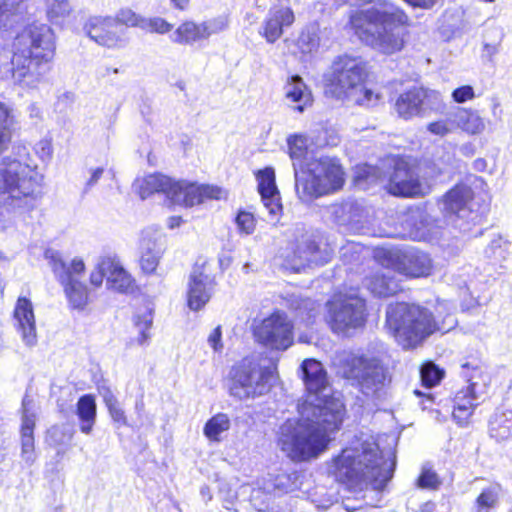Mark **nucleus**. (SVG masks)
Wrapping results in <instances>:
<instances>
[{"label": "nucleus", "instance_id": "nucleus-1", "mask_svg": "<svg viewBox=\"0 0 512 512\" xmlns=\"http://www.w3.org/2000/svg\"><path fill=\"white\" fill-rule=\"evenodd\" d=\"M301 371L306 396L298 405L299 418L286 420L278 432L280 449L294 462L309 461L325 451L328 433L340 428L345 414L319 361L304 360Z\"/></svg>", "mask_w": 512, "mask_h": 512}, {"label": "nucleus", "instance_id": "nucleus-2", "mask_svg": "<svg viewBox=\"0 0 512 512\" xmlns=\"http://www.w3.org/2000/svg\"><path fill=\"white\" fill-rule=\"evenodd\" d=\"M409 16L389 0H378L371 7L350 16V25L367 46L385 55L400 52L408 38Z\"/></svg>", "mask_w": 512, "mask_h": 512}, {"label": "nucleus", "instance_id": "nucleus-3", "mask_svg": "<svg viewBox=\"0 0 512 512\" xmlns=\"http://www.w3.org/2000/svg\"><path fill=\"white\" fill-rule=\"evenodd\" d=\"M396 467L393 453L380 451L373 440H364L342 449L329 464L328 471L338 482L350 485L371 484L383 490Z\"/></svg>", "mask_w": 512, "mask_h": 512}, {"label": "nucleus", "instance_id": "nucleus-4", "mask_svg": "<svg viewBox=\"0 0 512 512\" xmlns=\"http://www.w3.org/2000/svg\"><path fill=\"white\" fill-rule=\"evenodd\" d=\"M18 49L12 58V77L24 87H35L49 70L48 63L54 56V34L45 24H32L16 38Z\"/></svg>", "mask_w": 512, "mask_h": 512}, {"label": "nucleus", "instance_id": "nucleus-5", "mask_svg": "<svg viewBox=\"0 0 512 512\" xmlns=\"http://www.w3.org/2000/svg\"><path fill=\"white\" fill-rule=\"evenodd\" d=\"M366 65L360 57L347 54L335 58L331 72L326 76L325 93L331 97L352 102L362 107H373L380 95L363 87Z\"/></svg>", "mask_w": 512, "mask_h": 512}, {"label": "nucleus", "instance_id": "nucleus-6", "mask_svg": "<svg viewBox=\"0 0 512 512\" xmlns=\"http://www.w3.org/2000/svg\"><path fill=\"white\" fill-rule=\"evenodd\" d=\"M42 176L35 167L11 156L0 160V207L7 210L32 206Z\"/></svg>", "mask_w": 512, "mask_h": 512}, {"label": "nucleus", "instance_id": "nucleus-7", "mask_svg": "<svg viewBox=\"0 0 512 512\" xmlns=\"http://www.w3.org/2000/svg\"><path fill=\"white\" fill-rule=\"evenodd\" d=\"M386 324L404 349L416 347L439 330L428 309L407 303L390 304L386 310Z\"/></svg>", "mask_w": 512, "mask_h": 512}, {"label": "nucleus", "instance_id": "nucleus-8", "mask_svg": "<svg viewBox=\"0 0 512 512\" xmlns=\"http://www.w3.org/2000/svg\"><path fill=\"white\" fill-rule=\"evenodd\" d=\"M343 377L373 400L385 399L392 376L389 368L376 357L350 356L342 367Z\"/></svg>", "mask_w": 512, "mask_h": 512}, {"label": "nucleus", "instance_id": "nucleus-9", "mask_svg": "<svg viewBox=\"0 0 512 512\" xmlns=\"http://www.w3.org/2000/svg\"><path fill=\"white\" fill-rule=\"evenodd\" d=\"M272 372L262 369L252 357L244 358L230 372L229 393L238 400L264 395L270 389Z\"/></svg>", "mask_w": 512, "mask_h": 512}, {"label": "nucleus", "instance_id": "nucleus-10", "mask_svg": "<svg viewBox=\"0 0 512 512\" xmlns=\"http://www.w3.org/2000/svg\"><path fill=\"white\" fill-rule=\"evenodd\" d=\"M442 209L452 223L463 232L470 230V224L480 223L487 211L486 206L474 209L472 189L464 184L454 186L444 195Z\"/></svg>", "mask_w": 512, "mask_h": 512}, {"label": "nucleus", "instance_id": "nucleus-11", "mask_svg": "<svg viewBox=\"0 0 512 512\" xmlns=\"http://www.w3.org/2000/svg\"><path fill=\"white\" fill-rule=\"evenodd\" d=\"M52 270L64 287L65 295L73 309H83L88 302L87 287L81 282L85 270L82 259L75 258L66 263L58 253L51 257Z\"/></svg>", "mask_w": 512, "mask_h": 512}, {"label": "nucleus", "instance_id": "nucleus-12", "mask_svg": "<svg viewBox=\"0 0 512 512\" xmlns=\"http://www.w3.org/2000/svg\"><path fill=\"white\" fill-rule=\"evenodd\" d=\"M366 317V302L358 295H344L329 303V323L335 333L364 326Z\"/></svg>", "mask_w": 512, "mask_h": 512}, {"label": "nucleus", "instance_id": "nucleus-13", "mask_svg": "<svg viewBox=\"0 0 512 512\" xmlns=\"http://www.w3.org/2000/svg\"><path fill=\"white\" fill-rule=\"evenodd\" d=\"M388 167L391 169L387 183L390 194L398 197H416L425 194L418 167L411 159L393 157L388 160Z\"/></svg>", "mask_w": 512, "mask_h": 512}, {"label": "nucleus", "instance_id": "nucleus-14", "mask_svg": "<svg viewBox=\"0 0 512 512\" xmlns=\"http://www.w3.org/2000/svg\"><path fill=\"white\" fill-rule=\"evenodd\" d=\"M441 105L440 93L424 87H412L399 94L394 102V111L404 119L425 117Z\"/></svg>", "mask_w": 512, "mask_h": 512}, {"label": "nucleus", "instance_id": "nucleus-15", "mask_svg": "<svg viewBox=\"0 0 512 512\" xmlns=\"http://www.w3.org/2000/svg\"><path fill=\"white\" fill-rule=\"evenodd\" d=\"M293 267L297 270L306 266H322L329 261V253L319 246L320 236L303 224L294 228Z\"/></svg>", "mask_w": 512, "mask_h": 512}, {"label": "nucleus", "instance_id": "nucleus-16", "mask_svg": "<svg viewBox=\"0 0 512 512\" xmlns=\"http://www.w3.org/2000/svg\"><path fill=\"white\" fill-rule=\"evenodd\" d=\"M293 323L282 312H274L255 329L257 341L275 350H287L294 341Z\"/></svg>", "mask_w": 512, "mask_h": 512}, {"label": "nucleus", "instance_id": "nucleus-17", "mask_svg": "<svg viewBox=\"0 0 512 512\" xmlns=\"http://www.w3.org/2000/svg\"><path fill=\"white\" fill-rule=\"evenodd\" d=\"M85 34L100 46L120 48L126 45L125 29L113 17L92 16L85 22Z\"/></svg>", "mask_w": 512, "mask_h": 512}, {"label": "nucleus", "instance_id": "nucleus-18", "mask_svg": "<svg viewBox=\"0 0 512 512\" xmlns=\"http://www.w3.org/2000/svg\"><path fill=\"white\" fill-rule=\"evenodd\" d=\"M215 285L214 277L206 273L205 265L196 264L188 281L187 305L189 309L201 310L211 299Z\"/></svg>", "mask_w": 512, "mask_h": 512}, {"label": "nucleus", "instance_id": "nucleus-19", "mask_svg": "<svg viewBox=\"0 0 512 512\" xmlns=\"http://www.w3.org/2000/svg\"><path fill=\"white\" fill-rule=\"evenodd\" d=\"M222 194V189L216 186L175 181L171 202L188 207L201 204L206 199H220Z\"/></svg>", "mask_w": 512, "mask_h": 512}, {"label": "nucleus", "instance_id": "nucleus-20", "mask_svg": "<svg viewBox=\"0 0 512 512\" xmlns=\"http://www.w3.org/2000/svg\"><path fill=\"white\" fill-rule=\"evenodd\" d=\"M258 190L265 209L268 212L266 221L276 223L282 212L279 192L275 183V171L271 167L259 170L257 173Z\"/></svg>", "mask_w": 512, "mask_h": 512}, {"label": "nucleus", "instance_id": "nucleus-21", "mask_svg": "<svg viewBox=\"0 0 512 512\" xmlns=\"http://www.w3.org/2000/svg\"><path fill=\"white\" fill-rule=\"evenodd\" d=\"M35 421L34 403L31 399L24 397L22 400L21 457L28 466H31L36 460L34 446Z\"/></svg>", "mask_w": 512, "mask_h": 512}, {"label": "nucleus", "instance_id": "nucleus-22", "mask_svg": "<svg viewBox=\"0 0 512 512\" xmlns=\"http://www.w3.org/2000/svg\"><path fill=\"white\" fill-rule=\"evenodd\" d=\"M14 319L17 322V330L21 334L22 341L28 347L37 343V333L33 304L27 297H19L14 308Z\"/></svg>", "mask_w": 512, "mask_h": 512}, {"label": "nucleus", "instance_id": "nucleus-23", "mask_svg": "<svg viewBox=\"0 0 512 512\" xmlns=\"http://www.w3.org/2000/svg\"><path fill=\"white\" fill-rule=\"evenodd\" d=\"M293 167L296 193L302 201H310L313 198L324 195L328 191L321 175L311 170L299 171L295 162Z\"/></svg>", "mask_w": 512, "mask_h": 512}, {"label": "nucleus", "instance_id": "nucleus-24", "mask_svg": "<svg viewBox=\"0 0 512 512\" xmlns=\"http://www.w3.org/2000/svg\"><path fill=\"white\" fill-rule=\"evenodd\" d=\"M432 269V260L430 256L419 250H406L402 253L399 261V270L409 277L428 276Z\"/></svg>", "mask_w": 512, "mask_h": 512}, {"label": "nucleus", "instance_id": "nucleus-25", "mask_svg": "<svg viewBox=\"0 0 512 512\" xmlns=\"http://www.w3.org/2000/svg\"><path fill=\"white\" fill-rule=\"evenodd\" d=\"M294 22V13L290 8L271 9L264 21L263 32H260L269 43L278 40L283 27L289 26Z\"/></svg>", "mask_w": 512, "mask_h": 512}, {"label": "nucleus", "instance_id": "nucleus-26", "mask_svg": "<svg viewBox=\"0 0 512 512\" xmlns=\"http://www.w3.org/2000/svg\"><path fill=\"white\" fill-rule=\"evenodd\" d=\"M364 285L375 296L388 297L400 290L395 272L390 269L377 271L364 279Z\"/></svg>", "mask_w": 512, "mask_h": 512}, {"label": "nucleus", "instance_id": "nucleus-27", "mask_svg": "<svg viewBox=\"0 0 512 512\" xmlns=\"http://www.w3.org/2000/svg\"><path fill=\"white\" fill-rule=\"evenodd\" d=\"M460 374L468 383L465 389L474 394V397L483 398L487 392L490 378L482 366L476 362H465L461 365Z\"/></svg>", "mask_w": 512, "mask_h": 512}, {"label": "nucleus", "instance_id": "nucleus-28", "mask_svg": "<svg viewBox=\"0 0 512 512\" xmlns=\"http://www.w3.org/2000/svg\"><path fill=\"white\" fill-rule=\"evenodd\" d=\"M285 97L291 102L296 103L294 109L302 113L305 108L312 104V94L307 85L299 75L288 77L284 86Z\"/></svg>", "mask_w": 512, "mask_h": 512}, {"label": "nucleus", "instance_id": "nucleus-29", "mask_svg": "<svg viewBox=\"0 0 512 512\" xmlns=\"http://www.w3.org/2000/svg\"><path fill=\"white\" fill-rule=\"evenodd\" d=\"M175 180L160 173L150 174L139 183V195L146 199L154 193H163L172 200Z\"/></svg>", "mask_w": 512, "mask_h": 512}, {"label": "nucleus", "instance_id": "nucleus-30", "mask_svg": "<svg viewBox=\"0 0 512 512\" xmlns=\"http://www.w3.org/2000/svg\"><path fill=\"white\" fill-rule=\"evenodd\" d=\"M452 125L471 135H477L484 131L485 122L477 111L466 108H458L450 114Z\"/></svg>", "mask_w": 512, "mask_h": 512}, {"label": "nucleus", "instance_id": "nucleus-31", "mask_svg": "<svg viewBox=\"0 0 512 512\" xmlns=\"http://www.w3.org/2000/svg\"><path fill=\"white\" fill-rule=\"evenodd\" d=\"M300 474L297 471L291 473H281L278 475H269L265 478L263 484L266 491H270L274 497L297 490L300 486Z\"/></svg>", "mask_w": 512, "mask_h": 512}, {"label": "nucleus", "instance_id": "nucleus-32", "mask_svg": "<svg viewBox=\"0 0 512 512\" xmlns=\"http://www.w3.org/2000/svg\"><path fill=\"white\" fill-rule=\"evenodd\" d=\"M483 398H476L467 389L457 392L454 398L453 418L458 424L464 425L473 413V410L483 401Z\"/></svg>", "mask_w": 512, "mask_h": 512}, {"label": "nucleus", "instance_id": "nucleus-33", "mask_svg": "<svg viewBox=\"0 0 512 512\" xmlns=\"http://www.w3.org/2000/svg\"><path fill=\"white\" fill-rule=\"evenodd\" d=\"M97 406L93 395H82L76 404V415L80 422V430L90 434L96 421Z\"/></svg>", "mask_w": 512, "mask_h": 512}, {"label": "nucleus", "instance_id": "nucleus-34", "mask_svg": "<svg viewBox=\"0 0 512 512\" xmlns=\"http://www.w3.org/2000/svg\"><path fill=\"white\" fill-rule=\"evenodd\" d=\"M489 435L497 442L512 437V411L496 410L489 420Z\"/></svg>", "mask_w": 512, "mask_h": 512}, {"label": "nucleus", "instance_id": "nucleus-35", "mask_svg": "<svg viewBox=\"0 0 512 512\" xmlns=\"http://www.w3.org/2000/svg\"><path fill=\"white\" fill-rule=\"evenodd\" d=\"M134 280L124 268L114 259V267L110 269L107 276V286L110 289L121 293H128L133 290Z\"/></svg>", "mask_w": 512, "mask_h": 512}, {"label": "nucleus", "instance_id": "nucleus-36", "mask_svg": "<svg viewBox=\"0 0 512 512\" xmlns=\"http://www.w3.org/2000/svg\"><path fill=\"white\" fill-rule=\"evenodd\" d=\"M163 255L161 245L156 242H147L143 246V251L140 258V267L145 274H153L159 264Z\"/></svg>", "mask_w": 512, "mask_h": 512}, {"label": "nucleus", "instance_id": "nucleus-37", "mask_svg": "<svg viewBox=\"0 0 512 512\" xmlns=\"http://www.w3.org/2000/svg\"><path fill=\"white\" fill-rule=\"evenodd\" d=\"M230 428L229 417L224 413H218L211 417L205 424L203 432L204 435L210 440L220 441V434Z\"/></svg>", "mask_w": 512, "mask_h": 512}, {"label": "nucleus", "instance_id": "nucleus-38", "mask_svg": "<svg viewBox=\"0 0 512 512\" xmlns=\"http://www.w3.org/2000/svg\"><path fill=\"white\" fill-rule=\"evenodd\" d=\"M201 24L185 22L180 25L173 35V41L180 44H191L204 39Z\"/></svg>", "mask_w": 512, "mask_h": 512}, {"label": "nucleus", "instance_id": "nucleus-39", "mask_svg": "<svg viewBox=\"0 0 512 512\" xmlns=\"http://www.w3.org/2000/svg\"><path fill=\"white\" fill-rule=\"evenodd\" d=\"M500 487L490 485L482 490L476 499L477 512H488L498 503Z\"/></svg>", "mask_w": 512, "mask_h": 512}, {"label": "nucleus", "instance_id": "nucleus-40", "mask_svg": "<svg viewBox=\"0 0 512 512\" xmlns=\"http://www.w3.org/2000/svg\"><path fill=\"white\" fill-rule=\"evenodd\" d=\"M273 494L266 491L265 485L252 490L250 495L251 505L260 512H268L273 510Z\"/></svg>", "mask_w": 512, "mask_h": 512}, {"label": "nucleus", "instance_id": "nucleus-41", "mask_svg": "<svg viewBox=\"0 0 512 512\" xmlns=\"http://www.w3.org/2000/svg\"><path fill=\"white\" fill-rule=\"evenodd\" d=\"M503 34L498 29L487 30L484 35L482 57L491 61L493 56L499 52Z\"/></svg>", "mask_w": 512, "mask_h": 512}, {"label": "nucleus", "instance_id": "nucleus-42", "mask_svg": "<svg viewBox=\"0 0 512 512\" xmlns=\"http://www.w3.org/2000/svg\"><path fill=\"white\" fill-rule=\"evenodd\" d=\"M444 376V371L433 362H425L420 368V377L422 385L431 388L440 383Z\"/></svg>", "mask_w": 512, "mask_h": 512}, {"label": "nucleus", "instance_id": "nucleus-43", "mask_svg": "<svg viewBox=\"0 0 512 512\" xmlns=\"http://www.w3.org/2000/svg\"><path fill=\"white\" fill-rule=\"evenodd\" d=\"M321 171L324 174V182L327 180L331 183L332 188H340L344 183L343 171L340 165L332 162L321 161Z\"/></svg>", "mask_w": 512, "mask_h": 512}, {"label": "nucleus", "instance_id": "nucleus-44", "mask_svg": "<svg viewBox=\"0 0 512 512\" xmlns=\"http://www.w3.org/2000/svg\"><path fill=\"white\" fill-rule=\"evenodd\" d=\"M508 242L504 241L501 237L493 239L485 249V255L494 264L501 263L508 255Z\"/></svg>", "mask_w": 512, "mask_h": 512}, {"label": "nucleus", "instance_id": "nucleus-45", "mask_svg": "<svg viewBox=\"0 0 512 512\" xmlns=\"http://www.w3.org/2000/svg\"><path fill=\"white\" fill-rule=\"evenodd\" d=\"M317 304L310 298H295L291 302V307L296 311L303 321L309 322L317 313Z\"/></svg>", "mask_w": 512, "mask_h": 512}, {"label": "nucleus", "instance_id": "nucleus-46", "mask_svg": "<svg viewBox=\"0 0 512 512\" xmlns=\"http://www.w3.org/2000/svg\"><path fill=\"white\" fill-rule=\"evenodd\" d=\"M104 403L108 408L109 414L113 421L118 424V426H126L127 425V417L125 415L124 410L121 408L119 401L112 394L111 391H107L104 394Z\"/></svg>", "mask_w": 512, "mask_h": 512}, {"label": "nucleus", "instance_id": "nucleus-47", "mask_svg": "<svg viewBox=\"0 0 512 512\" xmlns=\"http://www.w3.org/2000/svg\"><path fill=\"white\" fill-rule=\"evenodd\" d=\"M134 323L139 332L138 343L140 345H143L150 338V334L148 333V331L152 327L153 323L152 311L147 309L143 314L135 315Z\"/></svg>", "mask_w": 512, "mask_h": 512}, {"label": "nucleus", "instance_id": "nucleus-48", "mask_svg": "<svg viewBox=\"0 0 512 512\" xmlns=\"http://www.w3.org/2000/svg\"><path fill=\"white\" fill-rule=\"evenodd\" d=\"M74 433V429L68 426H53L48 430V437L54 445H67L71 442Z\"/></svg>", "mask_w": 512, "mask_h": 512}, {"label": "nucleus", "instance_id": "nucleus-49", "mask_svg": "<svg viewBox=\"0 0 512 512\" xmlns=\"http://www.w3.org/2000/svg\"><path fill=\"white\" fill-rule=\"evenodd\" d=\"M114 267V258L104 257L100 260L97 268L90 274V282L95 287L101 286L103 279L109 274L111 268Z\"/></svg>", "mask_w": 512, "mask_h": 512}, {"label": "nucleus", "instance_id": "nucleus-50", "mask_svg": "<svg viewBox=\"0 0 512 512\" xmlns=\"http://www.w3.org/2000/svg\"><path fill=\"white\" fill-rule=\"evenodd\" d=\"M289 154L293 161L300 160L307 153V139L302 135H293L287 139Z\"/></svg>", "mask_w": 512, "mask_h": 512}, {"label": "nucleus", "instance_id": "nucleus-51", "mask_svg": "<svg viewBox=\"0 0 512 512\" xmlns=\"http://www.w3.org/2000/svg\"><path fill=\"white\" fill-rule=\"evenodd\" d=\"M337 501V496L334 493H328L324 488L317 490L311 495V502L318 510H327Z\"/></svg>", "mask_w": 512, "mask_h": 512}, {"label": "nucleus", "instance_id": "nucleus-52", "mask_svg": "<svg viewBox=\"0 0 512 512\" xmlns=\"http://www.w3.org/2000/svg\"><path fill=\"white\" fill-rule=\"evenodd\" d=\"M235 223L241 233L246 235L252 234L256 227V220L252 213L240 210L236 217Z\"/></svg>", "mask_w": 512, "mask_h": 512}, {"label": "nucleus", "instance_id": "nucleus-53", "mask_svg": "<svg viewBox=\"0 0 512 512\" xmlns=\"http://www.w3.org/2000/svg\"><path fill=\"white\" fill-rule=\"evenodd\" d=\"M114 20H117V25H120V27L125 25L127 27L142 28L144 18L138 16L130 9H122L118 12Z\"/></svg>", "mask_w": 512, "mask_h": 512}, {"label": "nucleus", "instance_id": "nucleus-54", "mask_svg": "<svg viewBox=\"0 0 512 512\" xmlns=\"http://www.w3.org/2000/svg\"><path fill=\"white\" fill-rule=\"evenodd\" d=\"M149 32L164 34L172 29V25L160 17L144 18L142 28Z\"/></svg>", "mask_w": 512, "mask_h": 512}, {"label": "nucleus", "instance_id": "nucleus-55", "mask_svg": "<svg viewBox=\"0 0 512 512\" xmlns=\"http://www.w3.org/2000/svg\"><path fill=\"white\" fill-rule=\"evenodd\" d=\"M202 36L204 39L209 38L211 35L220 33L227 27V21L224 17H218L201 23Z\"/></svg>", "mask_w": 512, "mask_h": 512}, {"label": "nucleus", "instance_id": "nucleus-56", "mask_svg": "<svg viewBox=\"0 0 512 512\" xmlns=\"http://www.w3.org/2000/svg\"><path fill=\"white\" fill-rule=\"evenodd\" d=\"M417 484L423 489H436L440 485V481L434 471L423 468L420 476L418 477Z\"/></svg>", "mask_w": 512, "mask_h": 512}, {"label": "nucleus", "instance_id": "nucleus-57", "mask_svg": "<svg viewBox=\"0 0 512 512\" xmlns=\"http://www.w3.org/2000/svg\"><path fill=\"white\" fill-rule=\"evenodd\" d=\"M450 118L448 120H439L427 125V130L436 136L444 137L452 132Z\"/></svg>", "mask_w": 512, "mask_h": 512}, {"label": "nucleus", "instance_id": "nucleus-58", "mask_svg": "<svg viewBox=\"0 0 512 512\" xmlns=\"http://www.w3.org/2000/svg\"><path fill=\"white\" fill-rule=\"evenodd\" d=\"M475 97L474 89L470 85H463L452 92V99L456 103H464L467 100H471Z\"/></svg>", "mask_w": 512, "mask_h": 512}, {"label": "nucleus", "instance_id": "nucleus-59", "mask_svg": "<svg viewBox=\"0 0 512 512\" xmlns=\"http://www.w3.org/2000/svg\"><path fill=\"white\" fill-rule=\"evenodd\" d=\"M10 114L8 108L0 103V150L4 144L6 131L9 128Z\"/></svg>", "mask_w": 512, "mask_h": 512}, {"label": "nucleus", "instance_id": "nucleus-60", "mask_svg": "<svg viewBox=\"0 0 512 512\" xmlns=\"http://www.w3.org/2000/svg\"><path fill=\"white\" fill-rule=\"evenodd\" d=\"M317 132H318V136L315 139V144L318 147L335 146L338 144V142H339L338 136L329 135V137H328L329 132L327 129L321 128V129L317 130Z\"/></svg>", "mask_w": 512, "mask_h": 512}, {"label": "nucleus", "instance_id": "nucleus-61", "mask_svg": "<svg viewBox=\"0 0 512 512\" xmlns=\"http://www.w3.org/2000/svg\"><path fill=\"white\" fill-rule=\"evenodd\" d=\"M299 46L304 53H310L318 47V41L310 34H302L299 38Z\"/></svg>", "mask_w": 512, "mask_h": 512}, {"label": "nucleus", "instance_id": "nucleus-62", "mask_svg": "<svg viewBox=\"0 0 512 512\" xmlns=\"http://www.w3.org/2000/svg\"><path fill=\"white\" fill-rule=\"evenodd\" d=\"M71 11V5L67 0L56 1L52 4L49 13L52 16H65Z\"/></svg>", "mask_w": 512, "mask_h": 512}, {"label": "nucleus", "instance_id": "nucleus-63", "mask_svg": "<svg viewBox=\"0 0 512 512\" xmlns=\"http://www.w3.org/2000/svg\"><path fill=\"white\" fill-rule=\"evenodd\" d=\"M90 172V178L87 180L84 186V193L89 192L90 189L98 183L99 179L102 177L104 173V169L102 167H97L95 169H91Z\"/></svg>", "mask_w": 512, "mask_h": 512}, {"label": "nucleus", "instance_id": "nucleus-64", "mask_svg": "<svg viewBox=\"0 0 512 512\" xmlns=\"http://www.w3.org/2000/svg\"><path fill=\"white\" fill-rule=\"evenodd\" d=\"M221 336H222V332H221V328L220 327H216L212 332L211 334L209 335L208 337V343L210 344V346L215 350V351H218L222 348V344H221Z\"/></svg>", "mask_w": 512, "mask_h": 512}]
</instances>
